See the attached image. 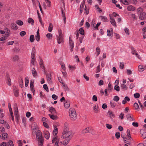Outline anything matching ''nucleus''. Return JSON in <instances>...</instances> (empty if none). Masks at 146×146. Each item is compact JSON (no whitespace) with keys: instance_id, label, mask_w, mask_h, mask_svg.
I'll return each mask as SVG.
<instances>
[{"instance_id":"obj_62","label":"nucleus","mask_w":146,"mask_h":146,"mask_svg":"<svg viewBox=\"0 0 146 146\" xmlns=\"http://www.w3.org/2000/svg\"><path fill=\"white\" fill-rule=\"evenodd\" d=\"M87 8L86 7V6H85V7L84 13H86V15L88 14L89 13V9H88L87 10Z\"/></svg>"},{"instance_id":"obj_16","label":"nucleus","mask_w":146,"mask_h":146,"mask_svg":"<svg viewBox=\"0 0 146 146\" xmlns=\"http://www.w3.org/2000/svg\"><path fill=\"white\" fill-rule=\"evenodd\" d=\"M49 111L52 114H56V111L54 108L53 107H51L50 108Z\"/></svg>"},{"instance_id":"obj_28","label":"nucleus","mask_w":146,"mask_h":146,"mask_svg":"<svg viewBox=\"0 0 146 146\" xmlns=\"http://www.w3.org/2000/svg\"><path fill=\"white\" fill-rule=\"evenodd\" d=\"M145 69V67H143L142 66L139 65L138 66V69L139 72H143Z\"/></svg>"},{"instance_id":"obj_11","label":"nucleus","mask_w":146,"mask_h":146,"mask_svg":"<svg viewBox=\"0 0 146 146\" xmlns=\"http://www.w3.org/2000/svg\"><path fill=\"white\" fill-rule=\"evenodd\" d=\"M131 50H132L131 53L133 54H135L136 56L139 58V55H138V54L136 52V51L135 50L133 46H131Z\"/></svg>"},{"instance_id":"obj_10","label":"nucleus","mask_w":146,"mask_h":146,"mask_svg":"<svg viewBox=\"0 0 146 146\" xmlns=\"http://www.w3.org/2000/svg\"><path fill=\"white\" fill-rule=\"evenodd\" d=\"M70 101L68 100H66L64 103V107L66 108H68L70 107Z\"/></svg>"},{"instance_id":"obj_45","label":"nucleus","mask_w":146,"mask_h":146,"mask_svg":"<svg viewBox=\"0 0 146 146\" xmlns=\"http://www.w3.org/2000/svg\"><path fill=\"white\" fill-rule=\"evenodd\" d=\"M96 52H97V56H98L100 53V50L99 47H98L96 48Z\"/></svg>"},{"instance_id":"obj_7","label":"nucleus","mask_w":146,"mask_h":146,"mask_svg":"<svg viewBox=\"0 0 146 146\" xmlns=\"http://www.w3.org/2000/svg\"><path fill=\"white\" fill-rule=\"evenodd\" d=\"M91 129L92 127H87L82 131V133L83 134L88 133L89 132V131L91 130Z\"/></svg>"},{"instance_id":"obj_22","label":"nucleus","mask_w":146,"mask_h":146,"mask_svg":"<svg viewBox=\"0 0 146 146\" xmlns=\"http://www.w3.org/2000/svg\"><path fill=\"white\" fill-rule=\"evenodd\" d=\"M127 9L128 11H134L135 9V7L132 5H129L127 7Z\"/></svg>"},{"instance_id":"obj_3","label":"nucleus","mask_w":146,"mask_h":146,"mask_svg":"<svg viewBox=\"0 0 146 146\" xmlns=\"http://www.w3.org/2000/svg\"><path fill=\"white\" fill-rule=\"evenodd\" d=\"M69 113L70 117L72 120H74L76 119V113L74 108H70L69 110Z\"/></svg>"},{"instance_id":"obj_40","label":"nucleus","mask_w":146,"mask_h":146,"mask_svg":"<svg viewBox=\"0 0 146 146\" xmlns=\"http://www.w3.org/2000/svg\"><path fill=\"white\" fill-rule=\"evenodd\" d=\"M108 113L110 115V117L111 119H113L114 117V115L112 112H110V111L108 112Z\"/></svg>"},{"instance_id":"obj_33","label":"nucleus","mask_w":146,"mask_h":146,"mask_svg":"<svg viewBox=\"0 0 146 146\" xmlns=\"http://www.w3.org/2000/svg\"><path fill=\"white\" fill-rule=\"evenodd\" d=\"M28 22L29 23H30L31 22V25H33L34 23V21L32 18H29L28 19Z\"/></svg>"},{"instance_id":"obj_27","label":"nucleus","mask_w":146,"mask_h":146,"mask_svg":"<svg viewBox=\"0 0 146 146\" xmlns=\"http://www.w3.org/2000/svg\"><path fill=\"white\" fill-rule=\"evenodd\" d=\"M8 134L7 133H5L2 134L1 135V137L2 139H5L7 138Z\"/></svg>"},{"instance_id":"obj_1","label":"nucleus","mask_w":146,"mask_h":146,"mask_svg":"<svg viewBox=\"0 0 146 146\" xmlns=\"http://www.w3.org/2000/svg\"><path fill=\"white\" fill-rule=\"evenodd\" d=\"M73 135V134L72 131L69 130L68 126L65 124L64 125L63 131L62 133V138L65 139L63 143V145H66L72 137Z\"/></svg>"},{"instance_id":"obj_37","label":"nucleus","mask_w":146,"mask_h":146,"mask_svg":"<svg viewBox=\"0 0 146 146\" xmlns=\"http://www.w3.org/2000/svg\"><path fill=\"white\" fill-rule=\"evenodd\" d=\"M79 33L82 35H83L84 34V29L82 28H80L78 31Z\"/></svg>"},{"instance_id":"obj_61","label":"nucleus","mask_w":146,"mask_h":146,"mask_svg":"<svg viewBox=\"0 0 146 146\" xmlns=\"http://www.w3.org/2000/svg\"><path fill=\"white\" fill-rule=\"evenodd\" d=\"M124 31L128 35L129 34V29L127 28H125L124 29Z\"/></svg>"},{"instance_id":"obj_2","label":"nucleus","mask_w":146,"mask_h":146,"mask_svg":"<svg viewBox=\"0 0 146 146\" xmlns=\"http://www.w3.org/2000/svg\"><path fill=\"white\" fill-rule=\"evenodd\" d=\"M36 138L38 141V146H42L44 142L43 138L42 137V133L39 130L36 132Z\"/></svg>"},{"instance_id":"obj_17","label":"nucleus","mask_w":146,"mask_h":146,"mask_svg":"<svg viewBox=\"0 0 146 146\" xmlns=\"http://www.w3.org/2000/svg\"><path fill=\"white\" fill-rule=\"evenodd\" d=\"M11 27L12 29L15 30H16L18 29L16 24L15 23H11Z\"/></svg>"},{"instance_id":"obj_55","label":"nucleus","mask_w":146,"mask_h":146,"mask_svg":"<svg viewBox=\"0 0 146 146\" xmlns=\"http://www.w3.org/2000/svg\"><path fill=\"white\" fill-rule=\"evenodd\" d=\"M15 96L17 97L19 96V90H15L14 92Z\"/></svg>"},{"instance_id":"obj_25","label":"nucleus","mask_w":146,"mask_h":146,"mask_svg":"<svg viewBox=\"0 0 146 146\" xmlns=\"http://www.w3.org/2000/svg\"><path fill=\"white\" fill-rule=\"evenodd\" d=\"M100 18H101V20L103 22H106L107 21L108 19L105 16H100Z\"/></svg>"},{"instance_id":"obj_38","label":"nucleus","mask_w":146,"mask_h":146,"mask_svg":"<svg viewBox=\"0 0 146 146\" xmlns=\"http://www.w3.org/2000/svg\"><path fill=\"white\" fill-rule=\"evenodd\" d=\"M121 87L122 89H123L125 90H127V86L125 85L124 84H121Z\"/></svg>"},{"instance_id":"obj_52","label":"nucleus","mask_w":146,"mask_h":146,"mask_svg":"<svg viewBox=\"0 0 146 146\" xmlns=\"http://www.w3.org/2000/svg\"><path fill=\"white\" fill-rule=\"evenodd\" d=\"M26 34V32L24 31H21L20 33V34L21 36H23Z\"/></svg>"},{"instance_id":"obj_18","label":"nucleus","mask_w":146,"mask_h":146,"mask_svg":"<svg viewBox=\"0 0 146 146\" xmlns=\"http://www.w3.org/2000/svg\"><path fill=\"white\" fill-rule=\"evenodd\" d=\"M36 53V50L35 47H33L32 49V50L31 53V58H34L35 57Z\"/></svg>"},{"instance_id":"obj_53","label":"nucleus","mask_w":146,"mask_h":146,"mask_svg":"<svg viewBox=\"0 0 146 146\" xmlns=\"http://www.w3.org/2000/svg\"><path fill=\"white\" fill-rule=\"evenodd\" d=\"M124 114L123 113H121L119 115V117L121 119H123L124 118Z\"/></svg>"},{"instance_id":"obj_13","label":"nucleus","mask_w":146,"mask_h":146,"mask_svg":"<svg viewBox=\"0 0 146 146\" xmlns=\"http://www.w3.org/2000/svg\"><path fill=\"white\" fill-rule=\"evenodd\" d=\"M110 22L111 23V24L114 26V27L116 26V22H115V19H114V18L110 17Z\"/></svg>"},{"instance_id":"obj_23","label":"nucleus","mask_w":146,"mask_h":146,"mask_svg":"<svg viewBox=\"0 0 146 146\" xmlns=\"http://www.w3.org/2000/svg\"><path fill=\"white\" fill-rule=\"evenodd\" d=\"M54 129L53 131V133L54 135H56L58 133V129L57 126L56 125L54 126Z\"/></svg>"},{"instance_id":"obj_31","label":"nucleus","mask_w":146,"mask_h":146,"mask_svg":"<svg viewBox=\"0 0 146 146\" xmlns=\"http://www.w3.org/2000/svg\"><path fill=\"white\" fill-rule=\"evenodd\" d=\"M137 13L138 14H140L143 13V9L141 7H139L137 9Z\"/></svg>"},{"instance_id":"obj_20","label":"nucleus","mask_w":146,"mask_h":146,"mask_svg":"<svg viewBox=\"0 0 146 146\" xmlns=\"http://www.w3.org/2000/svg\"><path fill=\"white\" fill-rule=\"evenodd\" d=\"M127 138L128 139H130V140H133V139L131 138L130 134V131L129 129H127Z\"/></svg>"},{"instance_id":"obj_36","label":"nucleus","mask_w":146,"mask_h":146,"mask_svg":"<svg viewBox=\"0 0 146 146\" xmlns=\"http://www.w3.org/2000/svg\"><path fill=\"white\" fill-rule=\"evenodd\" d=\"M7 146H13L14 145L13 144V141L11 140H10L7 143Z\"/></svg>"},{"instance_id":"obj_21","label":"nucleus","mask_w":146,"mask_h":146,"mask_svg":"<svg viewBox=\"0 0 146 146\" xmlns=\"http://www.w3.org/2000/svg\"><path fill=\"white\" fill-rule=\"evenodd\" d=\"M44 137L47 139H49L50 137V134L49 132L47 131L44 132Z\"/></svg>"},{"instance_id":"obj_4","label":"nucleus","mask_w":146,"mask_h":146,"mask_svg":"<svg viewBox=\"0 0 146 146\" xmlns=\"http://www.w3.org/2000/svg\"><path fill=\"white\" fill-rule=\"evenodd\" d=\"M59 35L58 36H57V42L58 44H60L61 42H63L64 41V38L63 37L62 32L61 30L59 32Z\"/></svg>"},{"instance_id":"obj_63","label":"nucleus","mask_w":146,"mask_h":146,"mask_svg":"<svg viewBox=\"0 0 146 146\" xmlns=\"http://www.w3.org/2000/svg\"><path fill=\"white\" fill-rule=\"evenodd\" d=\"M132 125L133 126L135 127H138V124L137 122H133L132 123Z\"/></svg>"},{"instance_id":"obj_43","label":"nucleus","mask_w":146,"mask_h":146,"mask_svg":"<svg viewBox=\"0 0 146 146\" xmlns=\"http://www.w3.org/2000/svg\"><path fill=\"white\" fill-rule=\"evenodd\" d=\"M92 100L93 101L95 102H97L98 100L97 96L95 95H93L92 98Z\"/></svg>"},{"instance_id":"obj_60","label":"nucleus","mask_w":146,"mask_h":146,"mask_svg":"<svg viewBox=\"0 0 146 146\" xmlns=\"http://www.w3.org/2000/svg\"><path fill=\"white\" fill-rule=\"evenodd\" d=\"M100 71L101 69H100V65H99L97 67L96 73H97L98 72H100Z\"/></svg>"},{"instance_id":"obj_44","label":"nucleus","mask_w":146,"mask_h":146,"mask_svg":"<svg viewBox=\"0 0 146 146\" xmlns=\"http://www.w3.org/2000/svg\"><path fill=\"white\" fill-rule=\"evenodd\" d=\"M113 100L114 101L117 102L119 100V98L117 96H114Z\"/></svg>"},{"instance_id":"obj_59","label":"nucleus","mask_w":146,"mask_h":146,"mask_svg":"<svg viewBox=\"0 0 146 146\" xmlns=\"http://www.w3.org/2000/svg\"><path fill=\"white\" fill-rule=\"evenodd\" d=\"M114 89L117 91L118 92L119 91V87L118 86L115 85L114 87Z\"/></svg>"},{"instance_id":"obj_29","label":"nucleus","mask_w":146,"mask_h":146,"mask_svg":"<svg viewBox=\"0 0 146 146\" xmlns=\"http://www.w3.org/2000/svg\"><path fill=\"white\" fill-rule=\"evenodd\" d=\"M25 86L27 87L28 85L29 80V78L28 77H26L25 78Z\"/></svg>"},{"instance_id":"obj_32","label":"nucleus","mask_w":146,"mask_h":146,"mask_svg":"<svg viewBox=\"0 0 146 146\" xmlns=\"http://www.w3.org/2000/svg\"><path fill=\"white\" fill-rule=\"evenodd\" d=\"M61 11L62 12V16L64 18V23H66V17H65V13L63 11V10L62 8L61 9Z\"/></svg>"},{"instance_id":"obj_49","label":"nucleus","mask_w":146,"mask_h":146,"mask_svg":"<svg viewBox=\"0 0 146 146\" xmlns=\"http://www.w3.org/2000/svg\"><path fill=\"white\" fill-rule=\"evenodd\" d=\"M43 87L44 89L47 92H49L48 88L46 84H44L43 85Z\"/></svg>"},{"instance_id":"obj_50","label":"nucleus","mask_w":146,"mask_h":146,"mask_svg":"<svg viewBox=\"0 0 146 146\" xmlns=\"http://www.w3.org/2000/svg\"><path fill=\"white\" fill-rule=\"evenodd\" d=\"M110 104L111 107L114 108L116 106L115 104L113 101H111L110 102Z\"/></svg>"},{"instance_id":"obj_24","label":"nucleus","mask_w":146,"mask_h":146,"mask_svg":"<svg viewBox=\"0 0 146 146\" xmlns=\"http://www.w3.org/2000/svg\"><path fill=\"white\" fill-rule=\"evenodd\" d=\"M132 140H130V139L127 138L126 140L124 139V143L129 145H130L131 143V141Z\"/></svg>"},{"instance_id":"obj_46","label":"nucleus","mask_w":146,"mask_h":146,"mask_svg":"<svg viewBox=\"0 0 146 146\" xmlns=\"http://www.w3.org/2000/svg\"><path fill=\"white\" fill-rule=\"evenodd\" d=\"M40 65L41 67L42 68V69L44 70L45 67L43 65V61L41 59L40 60Z\"/></svg>"},{"instance_id":"obj_19","label":"nucleus","mask_w":146,"mask_h":146,"mask_svg":"<svg viewBox=\"0 0 146 146\" xmlns=\"http://www.w3.org/2000/svg\"><path fill=\"white\" fill-rule=\"evenodd\" d=\"M54 114H50L48 115L52 119L54 120H56L57 119V117L56 115H54Z\"/></svg>"},{"instance_id":"obj_51","label":"nucleus","mask_w":146,"mask_h":146,"mask_svg":"<svg viewBox=\"0 0 146 146\" xmlns=\"http://www.w3.org/2000/svg\"><path fill=\"white\" fill-rule=\"evenodd\" d=\"M134 96L135 98H138L140 97V95L139 93H136L134 94Z\"/></svg>"},{"instance_id":"obj_34","label":"nucleus","mask_w":146,"mask_h":146,"mask_svg":"<svg viewBox=\"0 0 146 146\" xmlns=\"http://www.w3.org/2000/svg\"><path fill=\"white\" fill-rule=\"evenodd\" d=\"M30 40L31 42H33L35 40L34 36L33 35H31L30 37Z\"/></svg>"},{"instance_id":"obj_8","label":"nucleus","mask_w":146,"mask_h":146,"mask_svg":"<svg viewBox=\"0 0 146 146\" xmlns=\"http://www.w3.org/2000/svg\"><path fill=\"white\" fill-rule=\"evenodd\" d=\"M139 16V19L141 20H144L146 17V14L144 12L141 13Z\"/></svg>"},{"instance_id":"obj_35","label":"nucleus","mask_w":146,"mask_h":146,"mask_svg":"<svg viewBox=\"0 0 146 146\" xmlns=\"http://www.w3.org/2000/svg\"><path fill=\"white\" fill-rule=\"evenodd\" d=\"M16 23L17 24L20 26L22 25L23 24V22L21 20H17Z\"/></svg>"},{"instance_id":"obj_41","label":"nucleus","mask_w":146,"mask_h":146,"mask_svg":"<svg viewBox=\"0 0 146 146\" xmlns=\"http://www.w3.org/2000/svg\"><path fill=\"white\" fill-rule=\"evenodd\" d=\"M93 108L94 111L95 113H97L98 112V106L96 107V105H95V106Z\"/></svg>"},{"instance_id":"obj_57","label":"nucleus","mask_w":146,"mask_h":146,"mask_svg":"<svg viewBox=\"0 0 146 146\" xmlns=\"http://www.w3.org/2000/svg\"><path fill=\"white\" fill-rule=\"evenodd\" d=\"M120 133L119 132H117L115 133V136L117 138H119L120 137Z\"/></svg>"},{"instance_id":"obj_15","label":"nucleus","mask_w":146,"mask_h":146,"mask_svg":"<svg viewBox=\"0 0 146 146\" xmlns=\"http://www.w3.org/2000/svg\"><path fill=\"white\" fill-rule=\"evenodd\" d=\"M32 73L34 77H35L37 76V73L35 69L33 68L32 70Z\"/></svg>"},{"instance_id":"obj_39","label":"nucleus","mask_w":146,"mask_h":146,"mask_svg":"<svg viewBox=\"0 0 146 146\" xmlns=\"http://www.w3.org/2000/svg\"><path fill=\"white\" fill-rule=\"evenodd\" d=\"M59 141V140L58 139L57 136H56L54 137L53 138L52 141V143H54L55 142H56V141Z\"/></svg>"},{"instance_id":"obj_42","label":"nucleus","mask_w":146,"mask_h":146,"mask_svg":"<svg viewBox=\"0 0 146 146\" xmlns=\"http://www.w3.org/2000/svg\"><path fill=\"white\" fill-rule=\"evenodd\" d=\"M46 37L49 39H51L52 37V35L50 33H48L46 35Z\"/></svg>"},{"instance_id":"obj_9","label":"nucleus","mask_w":146,"mask_h":146,"mask_svg":"<svg viewBox=\"0 0 146 146\" xmlns=\"http://www.w3.org/2000/svg\"><path fill=\"white\" fill-rule=\"evenodd\" d=\"M69 44L70 45V50L71 52H72L73 49L74 47V43L73 41L71 39H70V37L69 38Z\"/></svg>"},{"instance_id":"obj_12","label":"nucleus","mask_w":146,"mask_h":146,"mask_svg":"<svg viewBox=\"0 0 146 146\" xmlns=\"http://www.w3.org/2000/svg\"><path fill=\"white\" fill-rule=\"evenodd\" d=\"M46 76L48 81L50 82H51V74L50 73H48L46 74Z\"/></svg>"},{"instance_id":"obj_56","label":"nucleus","mask_w":146,"mask_h":146,"mask_svg":"<svg viewBox=\"0 0 146 146\" xmlns=\"http://www.w3.org/2000/svg\"><path fill=\"white\" fill-rule=\"evenodd\" d=\"M106 126L107 128L109 129H111L112 128V125L109 124H106Z\"/></svg>"},{"instance_id":"obj_14","label":"nucleus","mask_w":146,"mask_h":146,"mask_svg":"<svg viewBox=\"0 0 146 146\" xmlns=\"http://www.w3.org/2000/svg\"><path fill=\"white\" fill-rule=\"evenodd\" d=\"M140 132L141 134V136L144 139L146 138V131H145L143 129L140 130Z\"/></svg>"},{"instance_id":"obj_5","label":"nucleus","mask_w":146,"mask_h":146,"mask_svg":"<svg viewBox=\"0 0 146 146\" xmlns=\"http://www.w3.org/2000/svg\"><path fill=\"white\" fill-rule=\"evenodd\" d=\"M18 110L17 105L15 106L14 107V113L15 119L18 121L19 118V115L18 114Z\"/></svg>"},{"instance_id":"obj_6","label":"nucleus","mask_w":146,"mask_h":146,"mask_svg":"<svg viewBox=\"0 0 146 146\" xmlns=\"http://www.w3.org/2000/svg\"><path fill=\"white\" fill-rule=\"evenodd\" d=\"M6 82L7 84L9 86H11V80L9 77V75L8 74H6Z\"/></svg>"},{"instance_id":"obj_58","label":"nucleus","mask_w":146,"mask_h":146,"mask_svg":"<svg viewBox=\"0 0 146 146\" xmlns=\"http://www.w3.org/2000/svg\"><path fill=\"white\" fill-rule=\"evenodd\" d=\"M19 59V57L18 56L16 55L13 58V60L14 61L18 60Z\"/></svg>"},{"instance_id":"obj_48","label":"nucleus","mask_w":146,"mask_h":146,"mask_svg":"<svg viewBox=\"0 0 146 146\" xmlns=\"http://www.w3.org/2000/svg\"><path fill=\"white\" fill-rule=\"evenodd\" d=\"M134 107L135 108V110H137L139 108L138 104L137 103H135L134 104Z\"/></svg>"},{"instance_id":"obj_47","label":"nucleus","mask_w":146,"mask_h":146,"mask_svg":"<svg viewBox=\"0 0 146 146\" xmlns=\"http://www.w3.org/2000/svg\"><path fill=\"white\" fill-rule=\"evenodd\" d=\"M19 83V86L21 87L22 88L23 87V79L21 78V81Z\"/></svg>"},{"instance_id":"obj_54","label":"nucleus","mask_w":146,"mask_h":146,"mask_svg":"<svg viewBox=\"0 0 146 146\" xmlns=\"http://www.w3.org/2000/svg\"><path fill=\"white\" fill-rule=\"evenodd\" d=\"M4 125L5 127H6L7 129H9V126L7 122H5L4 124Z\"/></svg>"},{"instance_id":"obj_30","label":"nucleus","mask_w":146,"mask_h":146,"mask_svg":"<svg viewBox=\"0 0 146 146\" xmlns=\"http://www.w3.org/2000/svg\"><path fill=\"white\" fill-rule=\"evenodd\" d=\"M53 26L51 23L49 24V25L48 28V31L49 32H51L52 30Z\"/></svg>"},{"instance_id":"obj_26","label":"nucleus","mask_w":146,"mask_h":146,"mask_svg":"<svg viewBox=\"0 0 146 146\" xmlns=\"http://www.w3.org/2000/svg\"><path fill=\"white\" fill-rule=\"evenodd\" d=\"M120 1L123 4L125 5H128L129 3L128 0H120Z\"/></svg>"},{"instance_id":"obj_64","label":"nucleus","mask_w":146,"mask_h":146,"mask_svg":"<svg viewBox=\"0 0 146 146\" xmlns=\"http://www.w3.org/2000/svg\"><path fill=\"white\" fill-rule=\"evenodd\" d=\"M120 68L121 69H123L124 67V65L123 64L120 62L119 65Z\"/></svg>"}]
</instances>
